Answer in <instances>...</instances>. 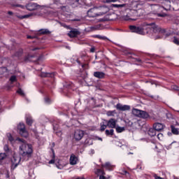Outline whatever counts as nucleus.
Listing matches in <instances>:
<instances>
[{
    "label": "nucleus",
    "mask_w": 179,
    "mask_h": 179,
    "mask_svg": "<svg viewBox=\"0 0 179 179\" xmlns=\"http://www.w3.org/2000/svg\"><path fill=\"white\" fill-rule=\"evenodd\" d=\"M17 93H18V94H20V96H24V92L20 88L17 90Z\"/></svg>",
    "instance_id": "obj_33"
},
{
    "label": "nucleus",
    "mask_w": 179,
    "mask_h": 179,
    "mask_svg": "<svg viewBox=\"0 0 179 179\" xmlns=\"http://www.w3.org/2000/svg\"><path fill=\"white\" fill-rule=\"evenodd\" d=\"M6 159V153H0V162L2 160H5Z\"/></svg>",
    "instance_id": "obj_30"
},
{
    "label": "nucleus",
    "mask_w": 179,
    "mask_h": 179,
    "mask_svg": "<svg viewBox=\"0 0 179 179\" xmlns=\"http://www.w3.org/2000/svg\"><path fill=\"white\" fill-rule=\"evenodd\" d=\"M132 114L135 117H138V118H143V120H148V118H150V115L149 113L145 110H141L137 108L132 109Z\"/></svg>",
    "instance_id": "obj_3"
},
{
    "label": "nucleus",
    "mask_w": 179,
    "mask_h": 179,
    "mask_svg": "<svg viewBox=\"0 0 179 179\" xmlns=\"http://www.w3.org/2000/svg\"><path fill=\"white\" fill-rule=\"evenodd\" d=\"M174 179H179V178L178 177H175Z\"/></svg>",
    "instance_id": "obj_57"
},
{
    "label": "nucleus",
    "mask_w": 179,
    "mask_h": 179,
    "mask_svg": "<svg viewBox=\"0 0 179 179\" xmlns=\"http://www.w3.org/2000/svg\"><path fill=\"white\" fill-rule=\"evenodd\" d=\"M77 162L78 157L75 155L72 154L70 157V164H71V166H75Z\"/></svg>",
    "instance_id": "obj_16"
},
{
    "label": "nucleus",
    "mask_w": 179,
    "mask_h": 179,
    "mask_svg": "<svg viewBox=\"0 0 179 179\" xmlns=\"http://www.w3.org/2000/svg\"><path fill=\"white\" fill-rule=\"evenodd\" d=\"M80 34V32L76 29H71L69 33L68 36L69 37H71V38H73L74 37H78Z\"/></svg>",
    "instance_id": "obj_10"
},
{
    "label": "nucleus",
    "mask_w": 179,
    "mask_h": 179,
    "mask_svg": "<svg viewBox=\"0 0 179 179\" xmlns=\"http://www.w3.org/2000/svg\"><path fill=\"white\" fill-rule=\"evenodd\" d=\"M148 135L150 136H156V129L153 127V128H150L148 130Z\"/></svg>",
    "instance_id": "obj_19"
},
{
    "label": "nucleus",
    "mask_w": 179,
    "mask_h": 179,
    "mask_svg": "<svg viewBox=\"0 0 179 179\" xmlns=\"http://www.w3.org/2000/svg\"><path fill=\"white\" fill-rule=\"evenodd\" d=\"M129 29L132 33H137V34H143V29L141 27L131 25L129 26Z\"/></svg>",
    "instance_id": "obj_6"
},
{
    "label": "nucleus",
    "mask_w": 179,
    "mask_h": 179,
    "mask_svg": "<svg viewBox=\"0 0 179 179\" xmlns=\"http://www.w3.org/2000/svg\"><path fill=\"white\" fill-rule=\"evenodd\" d=\"M157 16H159V17H164L166 16L165 14H160V13H158L157 14Z\"/></svg>",
    "instance_id": "obj_44"
},
{
    "label": "nucleus",
    "mask_w": 179,
    "mask_h": 179,
    "mask_svg": "<svg viewBox=\"0 0 179 179\" xmlns=\"http://www.w3.org/2000/svg\"><path fill=\"white\" fill-rule=\"evenodd\" d=\"M69 86H70L71 87H72L73 85H72V84H69Z\"/></svg>",
    "instance_id": "obj_56"
},
{
    "label": "nucleus",
    "mask_w": 179,
    "mask_h": 179,
    "mask_svg": "<svg viewBox=\"0 0 179 179\" xmlns=\"http://www.w3.org/2000/svg\"><path fill=\"white\" fill-rule=\"evenodd\" d=\"M102 169H106V170H109L111 171V170H114V166L111 165L109 162H106V164H101Z\"/></svg>",
    "instance_id": "obj_15"
},
{
    "label": "nucleus",
    "mask_w": 179,
    "mask_h": 179,
    "mask_svg": "<svg viewBox=\"0 0 179 179\" xmlns=\"http://www.w3.org/2000/svg\"><path fill=\"white\" fill-rule=\"evenodd\" d=\"M80 0H76V2H79Z\"/></svg>",
    "instance_id": "obj_58"
},
{
    "label": "nucleus",
    "mask_w": 179,
    "mask_h": 179,
    "mask_svg": "<svg viewBox=\"0 0 179 179\" xmlns=\"http://www.w3.org/2000/svg\"><path fill=\"white\" fill-rule=\"evenodd\" d=\"M153 128L155 129V131L160 132V131H163V129H164V125H163L162 123L157 122L153 124Z\"/></svg>",
    "instance_id": "obj_13"
},
{
    "label": "nucleus",
    "mask_w": 179,
    "mask_h": 179,
    "mask_svg": "<svg viewBox=\"0 0 179 179\" xmlns=\"http://www.w3.org/2000/svg\"><path fill=\"white\" fill-rule=\"evenodd\" d=\"M94 37L95 38H99V40H104V38H106V37L101 36L100 35H95Z\"/></svg>",
    "instance_id": "obj_38"
},
{
    "label": "nucleus",
    "mask_w": 179,
    "mask_h": 179,
    "mask_svg": "<svg viewBox=\"0 0 179 179\" xmlns=\"http://www.w3.org/2000/svg\"><path fill=\"white\" fill-rule=\"evenodd\" d=\"M171 89H172L173 90H178V91L179 92V87L177 86V85H172V86H171Z\"/></svg>",
    "instance_id": "obj_40"
},
{
    "label": "nucleus",
    "mask_w": 179,
    "mask_h": 179,
    "mask_svg": "<svg viewBox=\"0 0 179 179\" xmlns=\"http://www.w3.org/2000/svg\"><path fill=\"white\" fill-rule=\"evenodd\" d=\"M54 131L57 136H62V131L61 129H57V127H54Z\"/></svg>",
    "instance_id": "obj_22"
},
{
    "label": "nucleus",
    "mask_w": 179,
    "mask_h": 179,
    "mask_svg": "<svg viewBox=\"0 0 179 179\" xmlns=\"http://www.w3.org/2000/svg\"><path fill=\"white\" fill-rule=\"evenodd\" d=\"M124 174H129V173H128V171H124Z\"/></svg>",
    "instance_id": "obj_52"
},
{
    "label": "nucleus",
    "mask_w": 179,
    "mask_h": 179,
    "mask_svg": "<svg viewBox=\"0 0 179 179\" xmlns=\"http://www.w3.org/2000/svg\"><path fill=\"white\" fill-rule=\"evenodd\" d=\"M39 33L41 34H50V33H51V32L50 31V30H48L47 29H43L39 30Z\"/></svg>",
    "instance_id": "obj_24"
},
{
    "label": "nucleus",
    "mask_w": 179,
    "mask_h": 179,
    "mask_svg": "<svg viewBox=\"0 0 179 179\" xmlns=\"http://www.w3.org/2000/svg\"><path fill=\"white\" fill-rule=\"evenodd\" d=\"M106 175H102L99 177V179H110L111 176H105Z\"/></svg>",
    "instance_id": "obj_37"
},
{
    "label": "nucleus",
    "mask_w": 179,
    "mask_h": 179,
    "mask_svg": "<svg viewBox=\"0 0 179 179\" xmlns=\"http://www.w3.org/2000/svg\"><path fill=\"white\" fill-rule=\"evenodd\" d=\"M22 54H23V50L20 49L19 52H17L15 55L17 57H20V55H22Z\"/></svg>",
    "instance_id": "obj_39"
},
{
    "label": "nucleus",
    "mask_w": 179,
    "mask_h": 179,
    "mask_svg": "<svg viewBox=\"0 0 179 179\" xmlns=\"http://www.w3.org/2000/svg\"><path fill=\"white\" fill-rule=\"evenodd\" d=\"M36 50H38V48L33 49L32 51H36Z\"/></svg>",
    "instance_id": "obj_54"
},
{
    "label": "nucleus",
    "mask_w": 179,
    "mask_h": 179,
    "mask_svg": "<svg viewBox=\"0 0 179 179\" xmlns=\"http://www.w3.org/2000/svg\"><path fill=\"white\" fill-rule=\"evenodd\" d=\"M113 8H124L125 4H113Z\"/></svg>",
    "instance_id": "obj_32"
},
{
    "label": "nucleus",
    "mask_w": 179,
    "mask_h": 179,
    "mask_svg": "<svg viewBox=\"0 0 179 179\" xmlns=\"http://www.w3.org/2000/svg\"><path fill=\"white\" fill-rule=\"evenodd\" d=\"M54 163H55V161L54 159H51L50 162H49V164H54Z\"/></svg>",
    "instance_id": "obj_47"
},
{
    "label": "nucleus",
    "mask_w": 179,
    "mask_h": 179,
    "mask_svg": "<svg viewBox=\"0 0 179 179\" xmlns=\"http://www.w3.org/2000/svg\"><path fill=\"white\" fill-rule=\"evenodd\" d=\"M30 16H31V15H25L23 16V18L26 19L27 17H30Z\"/></svg>",
    "instance_id": "obj_48"
},
{
    "label": "nucleus",
    "mask_w": 179,
    "mask_h": 179,
    "mask_svg": "<svg viewBox=\"0 0 179 179\" xmlns=\"http://www.w3.org/2000/svg\"><path fill=\"white\" fill-rule=\"evenodd\" d=\"M94 47H92L91 49H90V52H94Z\"/></svg>",
    "instance_id": "obj_49"
},
{
    "label": "nucleus",
    "mask_w": 179,
    "mask_h": 179,
    "mask_svg": "<svg viewBox=\"0 0 179 179\" xmlns=\"http://www.w3.org/2000/svg\"><path fill=\"white\" fill-rule=\"evenodd\" d=\"M3 149L5 152H9V146L8 145H5Z\"/></svg>",
    "instance_id": "obj_43"
},
{
    "label": "nucleus",
    "mask_w": 179,
    "mask_h": 179,
    "mask_svg": "<svg viewBox=\"0 0 179 179\" xmlns=\"http://www.w3.org/2000/svg\"><path fill=\"white\" fill-rule=\"evenodd\" d=\"M8 15H13V13L12 11H8Z\"/></svg>",
    "instance_id": "obj_50"
},
{
    "label": "nucleus",
    "mask_w": 179,
    "mask_h": 179,
    "mask_svg": "<svg viewBox=\"0 0 179 179\" xmlns=\"http://www.w3.org/2000/svg\"><path fill=\"white\" fill-rule=\"evenodd\" d=\"M3 73H1L0 75H2Z\"/></svg>",
    "instance_id": "obj_62"
},
{
    "label": "nucleus",
    "mask_w": 179,
    "mask_h": 179,
    "mask_svg": "<svg viewBox=\"0 0 179 179\" xmlns=\"http://www.w3.org/2000/svg\"><path fill=\"white\" fill-rule=\"evenodd\" d=\"M171 131L174 135H178V129H177L174 126H171Z\"/></svg>",
    "instance_id": "obj_28"
},
{
    "label": "nucleus",
    "mask_w": 179,
    "mask_h": 179,
    "mask_svg": "<svg viewBox=\"0 0 179 179\" xmlns=\"http://www.w3.org/2000/svg\"><path fill=\"white\" fill-rule=\"evenodd\" d=\"M41 76L42 78H52V76H54V74L50 73H42L41 74Z\"/></svg>",
    "instance_id": "obj_20"
},
{
    "label": "nucleus",
    "mask_w": 179,
    "mask_h": 179,
    "mask_svg": "<svg viewBox=\"0 0 179 179\" xmlns=\"http://www.w3.org/2000/svg\"><path fill=\"white\" fill-rule=\"evenodd\" d=\"M107 124H104L103 123H101V129H100V131L103 132L104 131H106V129L107 128Z\"/></svg>",
    "instance_id": "obj_27"
},
{
    "label": "nucleus",
    "mask_w": 179,
    "mask_h": 179,
    "mask_svg": "<svg viewBox=\"0 0 179 179\" xmlns=\"http://www.w3.org/2000/svg\"><path fill=\"white\" fill-rule=\"evenodd\" d=\"M45 103H50V98H45Z\"/></svg>",
    "instance_id": "obj_46"
},
{
    "label": "nucleus",
    "mask_w": 179,
    "mask_h": 179,
    "mask_svg": "<svg viewBox=\"0 0 179 179\" xmlns=\"http://www.w3.org/2000/svg\"><path fill=\"white\" fill-rule=\"evenodd\" d=\"M1 69L6 71V69L5 67L1 68Z\"/></svg>",
    "instance_id": "obj_53"
},
{
    "label": "nucleus",
    "mask_w": 179,
    "mask_h": 179,
    "mask_svg": "<svg viewBox=\"0 0 179 179\" xmlns=\"http://www.w3.org/2000/svg\"><path fill=\"white\" fill-rule=\"evenodd\" d=\"M27 38H31V36H28Z\"/></svg>",
    "instance_id": "obj_59"
},
{
    "label": "nucleus",
    "mask_w": 179,
    "mask_h": 179,
    "mask_svg": "<svg viewBox=\"0 0 179 179\" xmlns=\"http://www.w3.org/2000/svg\"><path fill=\"white\" fill-rule=\"evenodd\" d=\"M27 124L28 125H31V124H33V119H31V117H27Z\"/></svg>",
    "instance_id": "obj_31"
},
{
    "label": "nucleus",
    "mask_w": 179,
    "mask_h": 179,
    "mask_svg": "<svg viewBox=\"0 0 179 179\" xmlns=\"http://www.w3.org/2000/svg\"><path fill=\"white\" fill-rule=\"evenodd\" d=\"M101 8H104V9L100 10L98 12H105V13H107V8L106 7L101 6Z\"/></svg>",
    "instance_id": "obj_41"
},
{
    "label": "nucleus",
    "mask_w": 179,
    "mask_h": 179,
    "mask_svg": "<svg viewBox=\"0 0 179 179\" xmlns=\"http://www.w3.org/2000/svg\"><path fill=\"white\" fill-rule=\"evenodd\" d=\"M7 138L8 139V141L12 143V142H13L14 139L13 137L12 136V134H7Z\"/></svg>",
    "instance_id": "obj_29"
},
{
    "label": "nucleus",
    "mask_w": 179,
    "mask_h": 179,
    "mask_svg": "<svg viewBox=\"0 0 179 179\" xmlns=\"http://www.w3.org/2000/svg\"><path fill=\"white\" fill-rule=\"evenodd\" d=\"M117 1H118V0H111V1H110V0H106V2H107V3H110V2H117Z\"/></svg>",
    "instance_id": "obj_45"
},
{
    "label": "nucleus",
    "mask_w": 179,
    "mask_h": 179,
    "mask_svg": "<svg viewBox=\"0 0 179 179\" xmlns=\"http://www.w3.org/2000/svg\"><path fill=\"white\" fill-rule=\"evenodd\" d=\"M16 6H20V5H17Z\"/></svg>",
    "instance_id": "obj_60"
},
{
    "label": "nucleus",
    "mask_w": 179,
    "mask_h": 179,
    "mask_svg": "<svg viewBox=\"0 0 179 179\" xmlns=\"http://www.w3.org/2000/svg\"><path fill=\"white\" fill-rule=\"evenodd\" d=\"M7 177L9 178V175H7Z\"/></svg>",
    "instance_id": "obj_61"
},
{
    "label": "nucleus",
    "mask_w": 179,
    "mask_h": 179,
    "mask_svg": "<svg viewBox=\"0 0 179 179\" xmlns=\"http://www.w3.org/2000/svg\"><path fill=\"white\" fill-rule=\"evenodd\" d=\"M10 82L11 85H13V83H15V82H17V78H16V76H12L10 78Z\"/></svg>",
    "instance_id": "obj_26"
},
{
    "label": "nucleus",
    "mask_w": 179,
    "mask_h": 179,
    "mask_svg": "<svg viewBox=\"0 0 179 179\" xmlns=\"http://www.w3.org/2000/svg\"><path fill=\"white\" fill-rule=\"evenodd\" d=\"M17 129L20 135H21V136H23V138H27L29 136V133L26 130L24 124L20 123L17 126Z\"/></svg>",
    "instance_id": "obj_5"
},
{
    "label": "nucleus",
    "mask_w": 179,
    "mask_h": 179,
    "mask_svg": "<svg viewBox=\"0 0 179 179\" xmlns=\"http://www.w3.org/2000/svg\"><path fill=\"white\" fill-rule=\"evenodd\" d=\"M31 57H33V56L28 55V59H30V58H31Z\"/></svg>",
    "instance_id": "obj_51"
},
{
    "label": "nucleus",
    "mask_w": 179,
    "mask_h": 179,
    "mask_svg": "<svg viewBox=\"0 0 179 179\" xmlns=\"http://www.w3.org/2000/svg\"><path fill=\"white\" fill-rule=\"evenodd\" d=\"M98 139H99V141H103V139L101 138H99Z\"/></svg>",
    "instance_id": "obj_55"
},
{
    "label": "nucleus",
    "mask_w": 179,
    "mask_h": 179,
    "mask_svg": "<svg viewBox=\"0 0 179 179\" xmlns=\"http://www.w3.org/2000/svg\"><path fill=\"white\" fill-rule=\"evenodd\" d=\"M104 9V7H94L92 8H90L87 13V15L89 16V17H96V16H103V15H106V11H101Z\"/></svg>",
    "instance_id": "obj_2"
},
{
    "label": "nucleus",
    "mask_w": 179,
    "mask_h": 179,
    "mask_svg": "<svg viewBox=\"0 0 179 179\" xmlns=\"http://www.w3.org/2000/svg\"><path fill=\"white\" fill-rule=\"evenodd\" d=\"M123 19H124V20H132V19L131 18V16H130V15H124V16L123 17Z\"/></svg>",
    "instance_id": "obj_35"
},
{
    "label": "nucleus",
    "mask_w": 179,
    "mask_h": 179,
    "mask_svg": "<svg viewBox=\"0 0 179 179\" xmlns=\"http://www.w3.org/2000/svg\"><path fill=\"white\" fill-rule=\"evenodd\" d=\"M94 173L100 177L101 176H106V172H104V170L103 169H96L94 170Z\"/></svg>",
    "instance_id": "obj_17"
},
{
    "label": "nucleus",
    "mask_w": 179,
    "mask_h": 179,
    "mask_svg": "<svg viewBox=\"0 0 179 179\" xmlns=\"http://www.w3.org/2000/svg\"><path fill=\"white\" fill-rule=\"evenodd\" d=\"M107 124L108 128H112L114 129L115 127H117V120L115 119H110L109 120L106 121Z\"/></svg>",
    "instance_id": "obj_9"
},
{
    "label": "nucleus",
    "mask_w": 179,
    "mask_h": 179,
    "mask_svg": "<svg viewBox=\"0 0 179 179\" xmlns=\"http://www.w3.org/2000/svg\"><path fill=\"white\" fill-rule=\"evenodd\" d=\"M85 133L82 130H76L74 132V139L76 141H80L83 138Z\"/></svg>",
    "instance_id": "obj_7"
},
{
    "label": "nucleus",
    "mask_w": 179,
    "mask_h": 179,
    "mask_svg": "<svg viewBox=\"0 0 179 179\" xmlns=\"http://www.w3.org/2000/svg\"><path fill=\"white\" fill-rule=\"evenodd\" d=\"M145 26H148L151 31L153 33H159V34H165L166 30L162 29L160 27L156 25L155 23L145 24Z\"/></svg>",
    "instance_id": "obj_4"
},
{
    "label": "nucleus",
    "mask_w": 179,
    "mask_h": 179,
    "mask_svg": "<svg viewBox=\"0 0 179 179\" xmlns=\"http://www.w3.org/2000/svg\"><path fill=\"white\" fill-rule=\"evenodd\" d=\"M105 134L106 135H107V136H113V135H114V129H110V130H108V129H106V131H105Z\"/></svg>",
    "instance_id": "obj_23"
},
{
    "label": "nucleus",
    "mask_w": 179,
    "mask_h": 179,
    "mask_svg": "<svg viewBox=\"0 0 179 179\" xmlns=\"http://www.w3.org/2000/svg\"><path fill=\"white\" fill-rule=\"evenodd\" d=\"M157 138L159 141H162V139H163V134H159Z\"/></svg>",
    "instance_id": "obj_42"
},
{
    "label": "nucleus",
    "mask_w": 179,
    "mask_h": 179,
    "mask_svg": "<svg viewBox=\"0 0 179 179\" xmlns=\"http://www.w3.org/2000/svg\"><path fill=\"white\" fill-rule=\"evenodd\" d=\"M173 43L174 44H176V45H179V40L176 37L173 38Z\"/></svg>",
    "instance_id": "obj_36"
},
{
    "label": "nucleus",
    "mask_w": 179,
    "mask_h": 179,
    "mask_svg": "<svg viewBox=\"0 0 179 179\" xmlns=\"http://www.w3.org/2000/svg\"><path fill=\"white\" fill-rule=\"evenodd\" d=\"M116 108L120 111H129V110H131V106L128 105H122L121 103H117L116 105Z\"/></svg>",
    "instance_id": "obj_8"
},
{
    "label": "nucleus",
    "mask_w": 179,
    "mask_h": 179,
    "mask_svg": "<svg viewBox=\"0 0 179 179\" xmlns=\"http://www.w3.org/2000/svg\"><path fill=\"white\" fill-rule=\"evenodd\" d=\"M27 10H36L38 9V5L36 3H29L26 6Z\"/></svg>",
    "instance_id": "obj_12"
},
{
    "label": "nucleus",
    "mask_w": 179,
    "mask_h": 179,
    "mask_svg": "<svg viewBox=\"0 0 179 179\" xmlns=\"http://www.w3.org/2000/svg\"><path fill=\"white\" fill-rule=\"evenodd\" d=\"M65 166H66V164L64 163V161L62 160H59L58 162L56 163V166L60 170H62V169L65 167Z\"/></svg>",
    "instance_id": "obj_18"
},
{
    "label": "nucleus",
    "mask_w": 179,
    "mask_h": 179,
    "mask_svg": "<svg viewBox=\"0 0 179 179\" xmlns=\"http://www.w3.org/2000/svg\"><path fill=\"white\" fill-rule=\"evenodd\" d=\"M152 177H154L155 179H164V178H162L156 173H152Z\"/></svg>",
    "instance_id": "obj_34"
},
{
    "label": "nucleus",
    "mask_w": 179,
    "mask_h": 179,
    "mask_svg": "<svg viewBox=\"0 0 179 179\" xmlns=\"http://www.w3.org/2000/svg\"><path fill=\"white\" fill-rule=\"evenodd\" d=\"M11 162L13 163V166H14L15 169V167H17V166L20 163V157L14 155L13 159H11Z\"/></svg>",
    "instance_id": "obj_11"
},
{
    "label": "nucleus",
    "mask_w": 179,
    "mask_h": 179,
    "mask_svg": "<svg viewBox=\"0 0 179 179\" xmlns=\"http://www.w3.org/2000/svg\"><path fill=\"white\" fill-rule=\"evenodd\" d=\"M17 141L21 142V145L20 146V155L25 160H29L33 155V145L27 143L24 140L21 138H17Z\"/></svg>",
    "instance_id": "obj_1"
},
{
    "label": "nucleus",
    "mask_w": 179,
    "mask_h": 179,
    "mask_svg": "<svg viewBox=\"0 0 179 179\" xmlns=\"http://www.w3.org/2000/svg\"><path fill=\"white\" fill-rule=\"evenodd\" d=\"M115 114H117V112H115V110H108L106 113V115H108V117H114Z\"/></svg>",
    "instance_id": "obj_21"
},
{
    "label": "nucleus",
    "mask_w": 179,
    "mask_h": 179,
    "mask_svg": "<svg viewBox=\"0 0 179 179\" xmlns=\"http://www.w3.org/2000/svg\"><path fill=\"white\" fill-rule=\"evenodd\" d=\"M115 129L117 134H121V132H124V131H125V127H115Z\"/></svg>",
    "instance_id": "obj_25"
},
{
    "label": "nucleus",
    "mask_w": 179,
    "mask_h": 179,
    "mask_svg": "<svg viewBox=\"0 0 179 179\" xmlns=\"http://www.w3.org/2000/svg\"><path fill=\"white\" fill-rule=\"evenodd\" d=\"M94 76L95 78H97L98 79H104V78L106 77V73L101 71H95L94 73Z\"/></svg>",
    "instance_id": "obj_14"
}]
</instances>
